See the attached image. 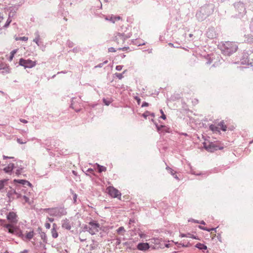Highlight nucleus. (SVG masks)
<instances>
[{
  "label": "nucleus",
  "mask_w": 253,
  "mask_h": 253,
  "mask_svg": "<svg viewBox=\"0 0 253 253\" xmlns=\"http://www.w3.org/2000/svg\"><path fill=\"white\" fill-rule=\"evenodd\" d=\"M4 226L6 228L8 233L14 234L20 238L24 242L30 241L34 236L35 233L33 230L26 233L25 236L19 226H14L12 224H6Z\"/></svg>",
  "instance_id": "obj_1"
},
{
  "label": "nucleus",
  "mask_w": 253,
  "mask_h": 253,
  "mask_svg": "<svg viewBox=\"0 0 253 253\" xmlns=\"http://www.w3.org/2000/svg\"><path fill=\"white\" fill-rule=\"evenodd\" d=\"M214 10L213 5L206 4L202 6L197 12L196 17L199 21H203L212 13Z\"/></svg>",
  "instance_id": "obj_2"
},
{
  "label": "nucleus",
  "mask_w": 253,
  "mask_h": 253,
  "mask_svg": "<svg viewBox=\"0 0 253 253\" xmlns=\"http://www.w3.org/2000/svg\"><path fill=\"white\" fill-rule=\"evenodd\" d=\"M238 49L237 44L234 42H225L220 45V50L222 54L230 56L235 52Z\"/></svg>",
  "instance_id": "obj_3"
},
{
  "label": "nucleus",
  "mask_w": 253,
  "mask_h": 253,
  "mask_svg": "<svg viewBox=\"0 0 253 253\" xmlns=\"http://www.w3.org/2000/svg\"><path fill=\"white\" fill-rule=\"evenodd\" d=\"M234 7L235 9L234 17L236 18H241L246 14L247 11L244 3L238 1L234 3Z\"/></svg>",
  "instance_id": "obj_4"
},
{
  "label": "nucleus",
  "mask_w": 253,
  "mask_h": 253,
  "mask_svg": "<svg viewBox=\"0 0 253 253\" xmlns=\"http://www.w3.org/2000/svg\"><path fill=\"white\" fill-rule=\"evenodd\" d=\"M46 211L50 216L55 217H61L67 214L66 210L63 207H56L53 208L45 209Z\"/></svg>",
  "instance_id": "obj_5"
},
{
  "label": "nucleus",
  "mask_w": 253,
  "mask_h": 253,
  "mask_svg": "<svg viewBox=\"0 0 253 253\" xmlns=\"http://www.w3.org/2000/svg\"><path fill=\"white\" fill-rule=\"evenodd\" d=\"M241 61L242 64L250 65L253 68V50L244 51Z\"/></svg>",
  "instance_id": "obj_6"
},
{
  "label": "nucleus",
  "mask_w": 253,
  "mask_h": 253,
  "mask_svg": "<svg viewBox=\"0 0 253 253\" xmlns=\"http://www.w3.org/2000/svg\"><path fill=\"white\" fill-rule=\"evenodd\" d=\"M130 34H125L124 33H117L115 34L114 40L119 44H123L125 41L130 37Z\"/></svg>",
  "instance_id": "obj_7"
},
{
  "label": "nucleus",
  "mask_w": 253,
  "mask_h": 253,
  "mask_svg": "<svg viewBox=\"0 0 253 253\" xmlns=\"http://www.w3.org/2000/svg\"><path fill=\"white\" fill-rule=\"evenodd\" d=\"M89 229L88 232L91 234L94 235L96 232H98V229L100 227V225L95 221H91L89 222Z\"/></svg>",
  "instance_id": "obj_8"
},
{
  "label": "nucleus",
  "mask_w": 253,
  "mask_h": 253,
  "mask_svg": "<svg viewBox=\"0 0 253 253\" xmlns=\"http://www.w3.org/2000/svg\"><path fill=\"white\" fill-rule=\"evenodd\" d=\"M19 65L24 67L25 68H31L36 66V63L30 59L21 58L19 60Z\"/></svg>",
  "instance_id": "obj_9"
},
{
  "label": "nucleus",
  "mask_w": 253,
  "mask_h": 253,
  "mask_svg": "<svg viewBox=\"0 0 253 253\" xmlns=\"http://www.w3.org/2000/svg\"><path fill=\"white\" fill-rule=\"evenodd\" d=\"M107 189L108 190V194L110 196L113 198H117L121 200V193L118 189L113 186H109Z\"/></svg>",
  "instance_id": "obj_10"
},
{
  "label": "nucleus",
  "mask_w": 253,
  "mask_h": 253,
  "mask_svg": "<svg viewBox=\"0 0 253 253\" xmlns=\"http://www.w3.org/2000/svg\"><path fill=\"white\" fill-rule=\"evenodd\" d=\"M204 146L208 151L210 152H213L214 151L217 150L222 149V147H219L216 144L213 142H210L209 144H207L205 142L204 143Z\"/></svg>",
  "instance_id": "obj_11"
},
{
  "label": "nucleus",
  "mask_w": 253,
  "mask_h": 253,
  "mask_svg": "<svg viewBox=\"0 0 253 253\" xmlns=\"http://www.w3.org/2000/svg\"><path fill=\"white\" fill-rule=\"evenodd\" d=\"M7 196L9 201H12L15 199H18L21 197V195L17 192L15 190L11 189L7 193Z\"/></svg>",
  "instance_id": "obj_12"
},
{
  "label": "nucleus",
  "mask_w": 253,
  "mask_h": 253,
  "mask_svg": "<svg viewBox=\"0 0 253 253\" xmlns=\"http://www.w3.org/2000/svg\"><path fill=\"white\" fill-rule=\"evenodd\" d=\"M6 218L13 225H14L13 224V223H16L18 221V216L16 213L13 211H10L8 212L7 214Z\"/></svg>",
  "instance_id": "obj_13"
},
{
  "label": "nucleus",
  "mask_w": 253,
  "mask_h": 253,
  "mask_svg": "<svg viewBox=\"0 0 253 253\" xmlns=\"http://www.w3.org/2000/svg\"><path fill=\"white\" fill-rule=\"evenodd\" d=\"M61 224L62 227L68 230H70L71 229L72 226L73 225V223H71L70 221L67 218L62 220Z\"/></svg>",
  "instance_id": "obj_14"
},
{
  "label": "nucleus",
  "mask_w": 253,
  "mask_h": 253,
  "mask_svg": "<svg viewBox=\"0 0 253 253\" xmlns=\"http://www.w3.org/2000/svg\"><path fill=\"white\" fill-rule=\"evenodd\" d=\"M76 98H73L72 99L70 107L74 109L76 112H78L81 110V108L78 101H76Z\"/></svg>",
  "instance_id": "obj_15"
},
{
  "label": "nucleus",
  "mask_w": 253,
  "mask_h": 253,
  "mask_svg": "<svg viewBox=\"0 0 253 253\" xmlns=\"http://www.w3.org/2000/svg\"><path fill=\"white\" fill-rule=\"evenodd\" d=\"M10 72L9 66L4 63H0V73L2 74H7Z\"/></svg>",
  "instance_id": "obj_16"
},
{
  "label": "nucleus",
  "mask_w": 253,
  "mask_h": 253,
  "mask_svg": "<svg viewBox=\"0 0 253 253\" xmlns=\"http://www.w3.org/2000/svg\"><path fill=\"white\" fill-rule=\"evenodd\" d=\"M207 36L210 39L216 38L217 34L213 28H210L207 32Z\"/></svg>",
  "instance_id": "obj_17"
},
{
  "label": "nucleus",
  "mask_w": 253,
  "mask_h": 253,
  "mask_svg": "<svg viewBox=\"0 0 253 253\" xmlns=\"http://www.w3.org/2000/svg\"><path fill=\"white\" fill-rule=\"evenodd\" d=\"M150 248V246L147 243H140L137 245L138 250L142 251H146Z\"/></svg>",
  "instance_id": "obj_18"
},
{
  "label": "nucleus",
  "mask_w": 253,
  "mask_h": 253,
  "mask_svg": "<svg viewBox=\"0 0 253 253\" xmlns=\"http://www.w3.org/2000/svg\"><path fill=\"white\" fill-rule=\"evenodd\" d=\"M166 169L168 171V172L173 176V177L176 179L177 180L179 181V178L176 174V172L174 171L173 169H172L171 168L169 167V166H167L166 167Z\"/></svg>",
  "instance_id": "obj_19"
},
{
  "label": "nucleus",
  "mask_w": 253,
  "mask_h": 253,
  "mask_svg": "<svg viewBox=\"0 0 253 253\" xmlns=\"http://www.w3.org/2000/svg\"><path fill=\"white\" fill-rule=\"evenodd\" d=\"M14 168V165L12 163H10L8 165L3 169V171L5 173L11 172Z\"/></svg>",
  "instance_id": "obj_20"
},
{
  "label": "nucleus",
  "mask_w": 253,
  "mask_h": 253,
  "mask_svg": "<svg viewBox=\"0 0 253 253\" xmlns=\"http://www.w3.org/2000/svg\"><path fill=\"white\" fill-rule=\"evenodd\" d=\"M105 19L114 23L116 21L120 20L121 19V17L120 16H114L112 15H109L106 16Z\"/></svg>",
  "instance_id": "obj_21"
},
{
  "label": "nucleus",
  "mask_w": 253,
  "mask_h": 253,
  "mask_svg": "<svg viewBox=\"0 0 253 253\" xmlns=\"http://www.w3.org/2000/svg\"><path fill=\"white\" fill-rule=\"evenodd\" d=\"M35 35L36 37L33 40V42H35L38 46H40V35L38 31H37L35 33Z\"/></svg>",
  "instance_id": "obj_22"
},
{
  "label": "nucleus",
  "mask_w": 253,
  "mask_h": 253,
  "mask_svg": "<svg viewBox=\"0 0 253 253\" xmlns=\"http://www.w3.org/2000/svg\"><path fill=\"white\" fill-rule=\"evenodd\" d=\"M14 181L18 182V183L21 184L24 186H29L30 187H31L32 186V184L29 181H28L26 180L18 179V180H15Z\"/></svg>",
  "instance_id": "obj_23"
},
{
  "label": "nucleus",
  "mask_w": 253,
  "mask_h": 253,
  "mask_svg": "<svg viewBox=\"0 0 253 253\" xmlns=\"http://www.w3.org/2000/svg\"><path fill=\"white\" fill-rule=\"evenodd\" d=\"M195 247L199 249L200 250H206L207 249V247L202 243H198L195 245Z\"/></svg>",
  "instance_id": "obj_24"
},
{
  "label": "nucleus",
  "mask_w": 253,
  "mask_h": 253,
  "mask_svg": "<svg viewBox=\"0 0 253 253\" xmlns=\"http://www.w3.org/2000/svg\"><path fill=\"white\" fill-rule=\"evenodd\" d=\"M102 101L105 105L108 106L113 102V99L111 98H103Z\"/></svg>",
  "instance_id": "obj_25"
},
{
  "label": "nucleus",
  "mask_w": 253,
  "mask_h": 253,
  "mask_svg": "<svg viewBox=\"0 0 253 253\" xmlns=\"http://www.w3.org/2000/svg\"><path fill=\"white\" fill-rule=\"evenodd\" d=\"M155 125L156 126L158 131L160 132L162 130V129H163L164 130L166 131V128L165 126H163V125L159 126L157 123H155Z\"/></svg>",
  "instance_id": "obj_26"
},
{
  "label": "nucleus",
  "mask_w": 253,
  "mask_h": 253,
  "mask_svg": "<svg viewBox=\"0 0 253 253\" xmlns=\"http://www.w3.org/2000/svg\"><path fill=\"white\" fill-rule=\"evenodd\" d=\"M7 179H2L0 180V191L4 188L5 184L7 182Z\"/></svg>",
  "instance_id": "obj_27"
},
{
  "label": "nucleus",
  "mask_w": 253,
  "mask_h": 253,
  "mask_svg": "<svg viewBox=\"0 0 253 253\" xmlns=\"http://www.w3.org/2000/svg\"><path fill=\"white\" fill-rule=\"evenodd\" d=\"M98 167V171L99 173H101L103 171H105L106 170V168L104 166L99 165L97 164Z\"/></svg>",
  "instance_id": "obj_28"
},
{
  "label": "nucleus",
  "mask_w": 253,
  "mask_h": 253,
  "mask_svg": "<svg viewBox=\"0 0 253 253\" xmlns=\"http://www.w3.org/2000/svg\"><path fill=\"white\" fill-rule=\"evenodd\" d=\"M51 233L52 237L53 238H56L58 236V232H57V230L51 229Z\"/></svg>",
  "instance_id": "obj_29"
},
{
  "label": "nucleus",
  "mask_w": 253,
  "mask_h": 253,
  "mask_svg": "<svg viewBox=\"0 0 253 253\" xmlns=\"http://www.w3.org/2000/svg\"><path fill=\"white\" fill-rule=\"evenodd\" d=\"M210 129L212 131H218V127L214 125H211L210 126Z\"/></svg>",
  "instance_id": "obj_30"
},
{
  "label": "nucleus",
  "mask_w": 253,
  "mask_h": 253,
  "mask_svg": "<svg viewBox=\"0 0 253 253\" xmlns=\"http://www.w3.org/2000/svg\"><path fill=\"white\" fill-rule=\"evenodd\" d=\"M218 126L223 131H225L226 130L227 127L225 125H224V123L223 122L219 123Z\"/></svg>",
  "instance_id": "obj_31"
},
{
  "label": "nucleus",
  "mask_w": 253,
  "mask_h": 253,
  "mask_svg": "<svg viewBox=\"0 0 253 253\" xmlns=\"http://www.w3.org/2000/svg\"><path fill=\"white\" fill-rule=\"evenodd\" d=\"M125 72V71H124L122 73H116L115 74V75L116 76V77H117L120 80H121L123 78L124 76H123V74H124Z\"/></svg>",
  "instance_id": "obj_32"
},
{
  "label": "nucleus",
  "mask_w": 253,
  "mask_h": 253,
  "mask_svg": "<svg viewBox=\"0 0 253 253\" xmlns=\"http://www.w3.org/2000/svg\"><path fill=\"white\" fill-rule=\"evenodd\" d=\"M71 192L73 195V202L74 203H76L77 202V195L72 190H71Z\"/></svg>",
  "instance_id": "obj_33"
},
{
  "label": "nucleus",
  "mask_w": 253,
  "mask_h": 253,
  "mask_svg": "<svg viewBox=\"0 0 253 253\" xmlns=\"http://www.w3.org/2000/svg\"><path fill=\"white\" fill-rule=\"evenodd\" d=\"M23 198L25 201V203H28L29 204H31V201L30 198L26 195H24Z\"/></svg>",
  "instance_id": "obj_34"
},
{
  "label": "nucleus",
  "mask_w": 253,
  "mask_h": 253,
  "mask_svg": "<svg viewBox=\"0 0 253 253\" xmlns=\"http://www.w3.org/2000/svg\"><path fill=\"white\" fill-rule=\"evenodd\" d=\"M117 232L118 234H121V233L122 232H125V228L123 226H121V227H120L117 230Z\"/></svg>",
  "instance_id": "obj_35"
},
{
  "label": "nucleus",
  "mask_w": 253,
  "mask_h": 253,
  "mask_svg": "<svg viewBox=\"0 0 253 253\" xmlns=\"http://www.w3.org/2000/svg\"><path fill=\"white\" fill-rule=\"evenodd\" d=\"M132 42L134 44L137 45L138 46L145 44L144 42L141 43V42H138L136 39L135 40H133L132 41Z\"/></svg>",
  "instance_id": "obj_36"
},
{
  "label": "nucleus",
  "mask_w": 253,
  "mask_h": 253,
  "mask_svg": "<svg viewBox=\"0 0 253 253\" xmlns=\"http://www.w3.org/2000/svg\"><path fill=\"white\" fill-rule=\"evenodd\" d=\"M11 21L12 20H11V18L10 17H9L7 19L6 23H5V24L4 25V26L3 27L4 28H7L9 26V25L10 23V22H11Z\"/></svg>",
  "instance_id": "obj_37"
},
{
  "label": "nucleus",
  "mask_w": 253,
  "mask_h": 253,
  "mask_svg": "<svg viewBox=\"0 0 253 253\" xmlns=\"http://www.w3.org/2000/svg\"><path fill=\"white\" fill-rule=\"evenodd\" d=\"M41 237L44 242L46 241V236L45 233H42V234H41Z\"/></svg>",
  "instance_id": "obj_38"
},
{
  "label": "nucleus",
  "mask_w": 253,
  "mask_h": 253,
  "mask_svg": "<svg viewBox=\"0 0 253 253\" xmlns=\"http://www.w3.org/2000/svg\"><path fill=\"white\" fill-rule=\"evenodd\" d=\"M67 45L69 47H72L74 46V44L72 42H71L70 40H68L67 42Z\"/></svg>",
  "instance_id": "obj_39"
},
{
  "label": "nucleus",
  "mask_w": 253,
  "mask_h": 253,
  "mask_svg": "<svg viewBox=\"0 0 253 253\" xmlns=\"http://www.w3.org/2000/svg\"><path fill=\"white\" fill-rule=\"evenodd\" d=\"M17 142L20 144H25L26 143L27 141L24 140V141H23L22 139H20V138H17Z\"/></svg>",
  "instance_id": "obj_40"
},
{
  "label": "nucleus",
  "mask_w": 253,
  "mask_h": 253,
  "mask_svg": "<svg viewBox=\"0 0 253 253\" xmlns=\"http://www.w3.org/2000/svg\"><path fill=\"white\" fill-rule=\"evenodd\" d=\"M150 112H149V111H146L145 113H144L143 114H142V116L145 118V119H147V117L150 116Z\"/></svg>",
  "instance_id": "obj_41"
},
{
  "label": "nucleus",
  "mask_w": 253,
  "mask_h": 253,
  "mask_svg": "<svg viewBox=\"0 0 253 253\" xmlns=\"http://www.w3.org/2000/svg\"><path fill=\"white\" fill-rule=\"evenodd\" d=\"M250 28L251 32L253 33V17L252 18V20L250 25Z\"/></svg>",
  "instance_id": "obj_42"
},
{
  "label": "nucleus",
  "mask_w": 253,
  "mask_h": 253,
  "mask_svg": "<svg viewBox=\"0 0 253 253\" xmlns=\"http://www.w3.org/2000/svg\"><path fill=\"white\" fill-rule=\"evenodd\" d=\"M88 229H89V225L85 224L83 226V231L88 232Z\"/></svg>",
  "instance_id": "obj_43"
},
{
  "label": "nucleus",
  "mask_w": 253,
  "mask_h": 253,
  "mask_svg": "<svg viewBox=\"0 0 253 253\" xmlns=\"http://www.w3.org/2000/svg\"><path fill=\"white\" fill-rule=\"evenodd\" d=\"M216 228H208L206 227V228H205V229H204V230L207 231L208 232H210L211 231H212V230H214L215 231H216Z\"/></svg>",
  "instance_id": "obj_44"
},
{
  "label": "nucleus",
  "mask_w": 253,
  "mask_h": 253,
  "mask_svg": "<svg viewBox=\"0 0 253 253\" xmlns=\"http://www.w3.org/2000/svg\"><path fill=\"white\" fill-rule=\"evenodd\" d=\"M160 112L162 114V116H161V118L163 120H166V116L165 115L162 109L160 110Z\"/></svg>",
  "instance_id": "obj_45"
},
{
  "label": "nucleus",
  "mask_w": 253,
  "mask_h": 253,
  "mask_svg": "<svg viewBox=\"0 0 253 253\" xmlns=\"http://www.w3.org/2000/svg\"><path fill=\"white\" fill-rule=\"evenodd\" d=\"M5 220L4 219H0V224L1 225H3L4 227H5V228H6L4 225H6V224H5Z\"/></svg>",
  "instance_id": "obj_46"
},
{
  "label": "nucleus",
  "mask_w": 253,
  "mask_h": 253,
  "mask_svg": "<svg viewBox=\"0 0 253 253\" xmlns=\"http://www.w3.org/2000/svg\"><path fill=\"white\" fill-rule=\"evenodd\" d=\"M191 172L193 174H195V175H205V176H206L207 175V174H206V173H196L195 172L193 171V170H191Z\"/></svg>",
  "instance_id": "obj_47"
},
{
  "label": "nucleus",
  "mask_w": 253,
  "mask_h": 253,
  "mask_svg": "<svg viewBox=\"0 0 253 253\" xmlns=\"http://www.w3.org/2000/svg\"><path fill=\"white\" fill-rule=\"evenodd\" d=\"M134 99L137 101V104L138 105H139L140 104V102H141L140 98L139 97H138V96H135V97H134Z\"/></svg>",
  "instance_id": "obj_48"
},
{
  "label": "nucleus",
  "mask_w": 253,
  "mask_h": 253,
  "mask_svg": "<svg viewBox=\"0 0 253 253\" xmlns=\"http://www.w3.org/2000/svg\"><path fill=\"white\" fill-rule=\"evenodd\" d=\"M115 240H116V246H119L121 244V239L120 238H116Z\"/></svg>",
  "instance_id": "obj_49"
},
{
  "label": "nucleus",
  "mask_w": 253,
  "mask_h": 253,
  "mask_svg": "<svg viewBox=\"0 0 253 253\" xmlns=\"http://www.w3.org/2000/svg\"><path fill=\"white\" fill-rule=\"evenodd\" d=\"M188 222H193L196 223H199V221L193 218H190L188 220Z\"/></svg>",
  "instance_id": "obj_50"
},
{
  "label": "nucleus",
  "mask_w": 253,
  "mask_h": 253,
  "mask_svg": "<svg viewBox=\"0 0 253 253\" xmlns=\"http://www.w3.org/2000/svg\"><path fill=\"white\" fill-rule=\"evenodd\" d=\"M188 235H191V234L190 233H187V234H183V233H181L180 234V237H189V236Z\"/></svg>",
  "instance_id": "obj_51"
},
{
  "label": "nucleus",
  "mask_w": 253,
  "mask_h": 253,
  "mask_svg": "<svg viewBox=\"0 0 253 253\" xmlns=\"http://www.w3.org/2000/svg\"><path fill=\"white\" fill-rule=\"evenodd\" d=\"M108 51L110 52H115L116 51V50L115 48L111 47L108 48Z\"/></svg>",
  "instance_id": "obj_52"
},
{
  "label": "nucleus",
  "mask_w": 253,
  "mask_h": 253,
  "mask_svg": "<svg viewBox=\"0 0 253 253\" xmlns=\"http://www.w3.org/2000/svg\"><path fill=\"white\" fill-rule=\"evenodd\" d=\"M22 169H23L22 168H19L18 169H17L16 171V174L17 175H19V174H21Z\"/></svg>",
  "instance_id": "obj_53"
},
{
  "label": "nucleus",
  "mask_w": 253,
  "mask_h": 253,
  "mask_svg": "<svg viewBox=\"0 0 253 253\" xmlns=\"http://www.w3.org/2000/svg\"><path fill=\"white\" fill-rule=\"evenodd\" d=\"M28 37H26L25 36L20 37L19 39V40H20L21 41H27L28 40Z\"/></svg>",
  "instance_id": "obj_54"
},
{
  "label": "nucleus",
  "mask_w": 253,
  "mask_h": 253,
  "mask_svg": "<svg viewBox=\"0 0 253 253\" xmlns=\"http://www.w3.org/2000/svg\"><path fill=\"white\" fill-rule=\"evenodd\" d=\"M123 66L118 65L116 67V69L117 71H121L122 69Z\"/></svg>",
  "instance_id": "obj_55"
},
{
  "label": "nucleus",
  "mask_w": 253,
  "mask_h": 253,
  "mask_svg": "<svg viewBox=\"0 0 253 253\" xmlns=\"http://www.w3.org/2000/svg\"><path fill=\"white\" fill-rule=\"evenodd\" d=\"M44 226L46 229H49L50 228V224L49 223L46 222Z\"/></svg>",
  "instance_id": "obj_56"
},
{
  "label": "nucleus",
  "mask_w": 253,
  "mask_h": 253,
  "mask_svg": "<svg viewBox=\"0 0 253 253\" xmlns=\"http://www.w3.org/2000/svg\"><path fill=\"white\" fill-rule=\"evenodd\" d=\"M103 65H104V63H101L100 64H98L97 65L95 66V68H101V67H102Z\"/></svg>",
  "instance_id": "obj_57"
},
{
  "label": "nucleus",
  "mask_w": 253,
  "mask_h": 253,
  "mask_svg": "<svg viewBox=\"0 0 253 253\" xmlns=\"http://www.w3.org/2000/svg\"><path fill=\"white\" fill-rule=\"evenodd\" d=\"M211 62H212V60H211V57L207 59V61L206 62L207 64H210L211 63Z\"/></svg>",
  "instance_id": "obj_58"
},
{
  "label": "nucleus",
  "mask_w": 253,
  "mask_h": 253,
  "mask_svg": "<svg viewBox=\"0 0 253 253\" xmlns=\"http://www.w3.org/2000/svg\"><path fill=\"white\" fill-rule=\"evenodd\" d=\"M148 105H149V104L147 102H143L141 105V107H146V106H148Z\"/></svg>",
  "instance_id": "obj_59"
},
{
  "label": "nucleus",
  "mask_w": 253,
  "mask_h": 253,
  "mask_svg": "<svg viewBox=\"0 0 253 253\" xmlns=\"http://www.w3.org/2000/svg\"><path fill=\"white\" fill-rule=\"evenodd\" d=\"M51 229H55V230H57V225L56 223H53V225H52V228Z\"/></svg>",
  "instance_id": "obj_60"
},
{
  "label": "nucleus",
  "mask_w": 253,
  "mask_h": 253,
  "mask_svg": "<svg viewBox=\"0 0 253 253\" xmlns=\"http://www.w3.org/2000/svg\"><path fill=\"white\" fill-rule=\"evenodd\" d=\"M20 121L21 122V123H24V124H26L28 123V121L25 119H20Z\"/></svg>",
  "instance_id": "obj_61"
},
{
  "label": "nucleus",
  "mask_w": 253,
  "mask_h": 253,
  "mask_svg": "<svg viewBox=\"0 0 253 253\" xmlns=\"http://www.w3.org/2000/svg\"><path fill=\"white\" fill-rule=\"evenodd\" d=\"M139 236L140 237V238H144L145 237L146 235L145 234L141 233L139 234Z\"/></svg>",
  "instance_id": "obj_62"
},
{
  "label": "nucleus",
  "mask_w": 253,
  "mask_h": 253,
  "mask_svg": "<svg viewBox=\"0 0 253 253\" xmlns=\"http://www.w3.org/2000/svg\"><path fill=\"white\" fill-rule=\"evenodd\" d=\"M47 219L50 222H52L54 220V218L51 217H48Z\"/></svg>",
  "instance_id": "obj_63"
},
{
  "label": "nucleus",
  "mask_w": 253,
  "mask_h": 253,
  "mask_svg": "<svg viewBox=\"0 0 253 253\" xmlns=\"http://www.w3.org/2000/svg\"><path fill=\"white\" fill-rule=\"evenodd\" d=\"M28 253V250H25L23 251H22V252H20L19 253Z\"/></svg>",
  "instance_id": "obj_64"
}]
</instances>
